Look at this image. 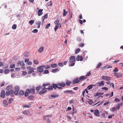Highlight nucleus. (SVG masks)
I'll use <instances>...</instances> for the list:
<instances>
[{
  "label": "nucleus",
  "mask_w": 123,
  "mask_h": 123,
  "mask_svg": "<svg viewBox=\"0 0 123 123\" xmlns=\"http://www.w3.org/2000/svg\"><path fill=\"white\" fill-rule=\"evenodd\" d=\"M58 86L57 84H53L52 86H49L47 89H48L49 90H53V88H54V89H56V88H57Z\"/></svg>",
  "instance_id": "obj_1"
},
{
  "label": "nucleus",
  "mask_w": 123,
  "mask_h": 123,
  "mask_svg": "<svg viewBox=\"0 0 123 123\" xmlns=\"http://www.w3.org/2000/svg\"><path fill=\"white\" fill-rule=\"evenodd\" d=\"M45 67L44 66L42 65L38 67L37 68V71L39 72H42L43 71V68Z\"/></svg>",
  "instance_id": "obj_2"
},
{
  "label": "nucleus",
  "mask_w": 123,
  "mask_h": 123,
  "mask_svg": "<svg viewBox=\"0 0 123 123\" xmlns=\"http://www.w3.org/2000/svg\"><path fill=\"white\" fill-rule=\"evenodd\" d=\"M102 79L103 80H107V81L110 80L111 79V77L107 76L102 75Z\"/></svg>",
  "instance_id": "obj_3"
},
{
  "label": "nucleus",
  "mask_w": 123,
  "mask_h": 123,
  "mask_svg": "<svg viewBox=\"0 0 123 123\" xmlns=\"http://www.w3.org/2000/svg\"><path fill=\"white\" fill-rule=\"evenodd\" d=\"M47 88H46L45 87L42 88L41 91L39 93V94H42L45 93L46 91V90L45 89L48 90V89H47Z\"/></svg>",
  "instance_id": "obj_4"
},
{
  "label": "nucleus",
  "mask_w": 123,
  "mask_h": 123,
  "mask_svg": "<svg viewBox=\"0 0 123 123\" xmlns=\"http://www.w3.org/2000/svg\"><path fill=\"white\" fill-rule=\"evenodd\" d=\"M75 60V56H72L70 57L69 62V63H71L72 62H74Z\"/></svg>",
  "instance_id": "obj_5"
},
{
  "label": "nucleus",
  "mask_w": 123,
  "mask_h": 123,
  "mask_svg": "<svg viewBox=\"0 0 123 123\" xmlns=\"http://www.w3.org/2000/svg\"><path fill=\"white\" fill-rule=\"evenodd\" d=\"M111 68H112L111 66H110L109 64H107L105 66L103 67L102 68V69L104 70Z\"/></svg>",
  "instance_id": "obj_6"
},
{
  "label": "nucleus",
  "mask_w": 123,
  "mask_h": 123,
  "mask_svg": "<svg viewBox=\"0 0 123 123\" xmlns=\"http://www.w3.org/2000/svg\"><path fill=\"white\" fill-rule=\"evenodd\" d=\"M64 93H68L71 94H74V92L72 90L65 91H64Z\"/></svg>",
  "instance_id": "obj_7"
},
{
  "label": "nucleus",
  "mask_w": 123,
  "mask_h": 123,
  "mask_svg": "<svg viewBox=\"0 0 123 123\" xmlns=\"http://www.w3.org/2000/svg\"><path fill=\"white\" fill-rule=\"evenodd\" d=\"M5 91L4 90H3L1 93L0 96L1 97L4 98L5 97Z\"/></svg>",
  "instance_id": "obj_8"
},
{
  "label": "nucleus",
  "mask_w": 123,
  "mask_h": 123,
  "mask_svg": "<svg viewBox=\"0 0 123 123\" xmlns=\"http://www.w3.org/2000/svg\"><path fill=\"white\" fill-rule=\"evenodd\" d=\"M114 74L115 75L117 78H120L122 76V74L121 73L116 72L114 73Z\"/></svg>",
  "instance_id": "obj_9"
},
{
  "label": "nucleus",
  "mask_w": 123,
  "mask_h": 123,
  "mask_svg": "<svg viewBox=\"0 0 123 123\" xmlns=\"http://www.w3.org/2000/svg\"><path fill=\"white\" fill-rule=\"evenodd\" d=\"M94 114L97 116L99 117V112L98 110H95L94 112Z\"/></svg>",
  "instance_id": "obj_10"
},
{
  "label": "nucleus",
  "mask_w": 123,
  "mask_h": 123,
  "mask_svg": "<svg viewBox=\"0 0 123 123\" xmlns=\"http://www.w3.org/2000/svg\"><path fill=\"white\" fill-rule=\"evenodd\" d=\"M43 10V9H40L38 10L37 14L38 16H40L42 15L43 13L42 12Z\"/></svg>",
  "instance_id": "obj_11"
},
{
  "label": "nucleus",
  "mask_w": 123,
  "mask_h": 123,
  "mask_svg": "<svg viewBox=\"0 0 123 123\" xmlns=\"http://www.w3.org/2000/svg\"><path fill=\"white\" fill-rule=\"evenodd\" d=\"M87 78V77L85 76H82L80 77L79 80L80 81H81L83 80L86 79Z\"/></svg>",
  "instance_id": "obj_12"
},
{
  "label": "nucleus",
  "mask_w": 123,
  "mask_h": 123,
  "mask_svg": "<svg viewBox=\"0 0 123 123\" xmlns=\"http://www.w3.org/2000/svg\"><path fill=\"white\" fill-rule=\"evenodd\" d=\"M83 60V57L82 56H79V55L77 56V58H76V60L77 61H79V60L80 61H82Z\"/></svg>",
  "instance_id": "obj_13"
},
{
  "label": "nucleus",
  "mask_w": 123,
  "mask_h": 123,
  "mask_svg": "<svg viewBox=\"0 0 123 123\" xmlns=\"http://www.w3.org/2000/svg\"><path fill=\"white\" fill-rule=\"evenodd\" d=\"M96 85H97V86H101L102 85H104V81H101V82L100 83H99V82H98L97 83H96L95 84Z\"/></svg>",
  "instance_id": "obj_14"
},
{
  "label": "nucleus",
  "mask_w": 123,
  "mask_h": 123,
  "mask_svg": "<svg viewBox=\"0 0 123 123\" xmlns=\"http://www.w3.org/2000/svg\"><path fill=\"white\" fill-rule=\"evenodd\" d=\"M57 85L58 86H60L62 87H64L65 86V84L64 82L57 83Z\"/></svg>",
  "instance_id": "obj_15"
},
{
  "label": "nucleus",
  "mask_w": 123,
  "mask_h": 123,
  "mask_svg": "<svg viewBox=\"0 0 123 123\" xmlns=\"http://www.w3.org/2000/svg\"><path fill=\"white\" fill-rule=\"evenodd\" d=\"M80 82L79 79L78 78H77L75 79L73 81V84H76Z\"/></svg>",
  "instance_id": "obj_16"
},
{
  "label": "nucleus",
  "mask_w": 123,
  "mask_h": 123,
  "mask_svg": "<svg viewBox=\"0 0 123 123\" xmlns=\"http://www.w3.org/2000/svg\"><path fill=\"white\" fill-rule=\"evenodd\" d=\"M59 95L57 94H54L51 96V97L54 98H55L59 96Z\"/></svg>",
  "instance_id": "obj_17"
},
{
  "label": "nucleus",
  "mask_w": 123,
  "mask_h": 123,
  "mask_svg": "<svg viewBox=\"0 0 123 123\" xmlns=\"http://www.w3.org/2000/svg\"><path fill=\"white\" fill-rule=\"evenodd\" d=\"M44 50L43 47H41L38 50V51L40 53H41L43 52Z\"/></svg>",
  "instance_id": "obj_18"
},
{
  "label": "nucleus",
  "mask_w": 123,
  "mask_h": 123,
  "mask_svg": "<svg viewBox=\"0 0 123 123\" xmlns=\"http://www.w3.org/2000/svg\"><path fill=\"white\" fill-rule=\"evenodd\" d=\"M3 104L4 105L5 107L6 106L8 105V103L6 100H4L3 102Z\"/></svg>",
  "instance_id": "obj_19"
},
{
  "label": "nucleus",
  "mask_w": 123,
  "mask_h": 123,
  "mask_svg": "<svg viewBox=\"0 0 123 123\" xmlns=\"http://www.w3.org/2000/svg\"><path fill=\"white\" fill-rule=\"evenodd\" d=\"M10 94L12 97H14V92L13 90H10Z\"/></svg>",
  "instance_id": "obj_20"
},
{
  "label": "nucleus",
  "mask_w": 123,
  "mask_h": 123,
  "mask_svg": "<svg viewBox=\"0 0 123 123\" xmlns=\"http://www.w3.org/2000/svg\"><path fill=\"white\" fill-rule=\"evenodd\" d=\"M113 92H112L111 93V95L109 93H107L106 95V96L107 97L110 95V97H109V98H110L113 96Z\"/></svg>",
  "instance_id": "obj_21"
},
{
  "label": "nucleus",
  "mask_w": 123,
  "mask_h": 123,
  "mask_svg": "<svg viewBox=\"0 0 123 123\" xmlns=\"http://www.w3.org/2000/svg\"><path fill=\"white\" fill-rule=\"evenodd\" d=\"M96 86L95 84V85H90L88 86L87 87V88L89 90L92 89V86Z\"/></svg>",
  "instance_id": "obj_22"
},
{
  "label": "nucleus",
  "mask_w": 123,
  "mask_h": 123,
  "mask_svg": "<svg viewBox=\"0 0 123 123\" xmlns=\"http://www.w3.org/2000/svg\"><path fill=\"white\" fill-rule=\"evenodd\" d=\"M48 116L49 117H52V116L51 115L44 116H43V118L44 120H45L46 118L47 119H48Z\"/></svg>",
  "instance_id": "obj_23"
},
{
  "label": "nucleus",
  "mask_w": 123,
  "mask_h": 123,
  "mask_svg": "<svg viewBox=\"0 0 123 123\" xmlns=\"http://www.w3.org/2000/svg\"><path fill=\"white\" fill-rule=\"evenodd\" d=\"M59 70V69L58 68H56L55 69H53L52 72L54 73H55L58 71Z\"/></svg>",
  "instance_id": "obj_24"
},
{
  "label": "nucleus",
  "mask_w": 123,
  "mask_h": 123,
  "mask_svg": "<svg viewBox=\"0 0 123 123\" xmlns=\"http://www.w3.org/2000/svg\"><path fill=\"white\" fill-rule=\"evenodd\" d=\"M15 90H16L19 91L20 90V87L19 86H16L15 87Z\"/></svg>",
  "instance_id": "obj_25"
},
{
  "label": "nucleus",
  "mask_w": 123,
  "mask_h": 123,
  "mask_svg": "<svg viewBox=\"0 0 123 123\" xmlns=\"http://www.w3.org/2000/svg\"><path fill=\"white\" fill-rule=\"evenodd\" d=\"M10 90L7 91L5 93V95L7 96H9L10 94Z\"/></svg>",
  "instance_id": "obj_26"
},
{
  "label": "nucleus",
  "mask_w": 123,
  "mask_h": 123,
  "mask_svg": "<svg viewBox=\"0 0 123 123\" xmlns=\"http://www.w3.org/2000/svg\"><path fill=\"white\" fill-rule=\"evenodd\" d=\"M50 83H44L43 84V86H44V87H45L47 86H49L50 85Z\"/></svg>",
  "instance_id": "obj_27"
},
{
  "label": "nucleus",
  "mask_w": 123,
  "mask_h": 123,
  "mask_svg": "<svg viewBox=\"0 0 123 123\" xmlns=\"http://www.w3.org/2000/svg\"><path fill=\"white\" fill-rule=\"evenodd\" d=\"M57 66V65L55 63H53L51 64V67L52 68H55Z\"/></svg>",
  "instance_id": "obj_28"
},
{
  "label": "nucleus",
  "mask_w": 123,
  "mask_h": 123,
  "mask_svg": "<svg viewBox=\"0 0 123 123\" xmlns=\"http://www.w3.org/2000/svg\"><path fill=\"white\" fill-rule=\"evenodd\" d=\"M19 94L20 96H23L24 94V92L22 90L20 91L19 92Z\"/></svg>",
  "instance_id": "obj_29"
},
{
  "label": "nucleus",
  "mask_w": 123,
  "mask_h": 123,
  "mask_svg": "<svg viewBox=\"0 0 123 123\" xmlns=\"http://www.w3.org/2000/svg\"><path fill=\"white\" fill-rule=\"evenodd\" d=\"M71 83V82L70 81H68L67 80L66 82V84L68 86H70V84Z\"/></svg>",
  "instance_id": "obj_30"
},
{
  "label": "nucleus",
  "mask_w": 123,
  "mask_h": 123,
  "mask_svg": "<svg viewBox=\"0 0 123 123\" xmlns=\"http://www.w3.org/2000/svg\"><path fill=\"white\" fill-rule=\"evenodd\" d=\"M28 98L29 99L32 100L34 99V97L33 95H30L28 97Z\"/></svg>",
  "instance_id": "obj_31"
},
{
  "label": "nucleus",
  "mask_w": 123,
  "mask_h": 123,
  "mask_svg": "<svg viewBox=\"0 0 123 123\" xmlns=\"http://www.w3.org/2000/svg\"><path fill=\"white\" fill-rule=\"evenodd\" d=\"M33 62L34 64L36 65H37L39 63V62L36 59L34 60L33 61Z\"/></svg>",
  "instance_id": "obj_32"
},
{
  "label": "nucleus",
  "mask_w": 123,
  "mask_h": 123,
  "mask_svg": "<svg viewBox=\"0 0 123 123\" xmlns=\"http://www.w3.org/2000/svg\"><path fill=\"white\" fill-rule=\"evenodd\" d=\"M35 93V89H31V93L32 94H34Z\"/></svg>",
  "instance_id": "obj_33"
},
{
  "label": "nucleus",
  "mask_w": 123,
  "mask_h": 123,
  "mask_svg": "<svg viewBox=\"0 0 123 123\" xmlns=\"http://www.w3.org/2000/svg\"><path fill=\"white\" fill-rule=\"evenodd\" d=\"M80 49L79 48L77 49L75 51V54H78L80 52Z\"/></svg>",
  "instance_id": "obj_34"
},
{
  "label": "nucleus",
  "mask_w": 123,
  "mask_h": 123,
  "mask_svg": "<svg viewBox=\"0 0 123 123\" xmlns=\"http://www.w3.org/2000/svg\"><path fill=\"white\" fill-rule=\"evenodd\" d=\"M63 11V16H65L67 15V12H66V10L65 9H64Z\"/></svg>",
  "instance_id": "obj_35"
},
{
  "label": "nucleus",
  "mask_w": 123,
  "mask_h": 123,
  "mask_svg": "<svg viewBox=\"0 0 123 123\" xmlns=\"http://www.w3.org/2000/svg\"><path fill=\"white\" fill-rule=\"evenodd\" d=\"M89 100L90 101V102L89 101H87V102L90 105H92V103H94L93 102V101L89 99Z\"/></svg>",
  "instance_id": "obj_36"
},
{
  "label": "nucleus",
  "mask_w": 123,
  "mask_h": 123,
  "mask_svg": "<svg viewBox=\"0 0 123 123\" xmlns=\"http://www.w3.org/2000/svg\"><path fill=\"white\" fill-rule=\"evenodd\" d=\"M41 87L42 86H39L36 87V89L37 91H39L41 89Z\"/></svg>",
  "instance_id": "obj_37"
},
{
  "label": "nucleus",
  "mask_w": 123,
  "mask_h": 123,
  "mask_svg": "<svg viewBox=\"0 0 123 123\" xmlns=\"http://www.w3.org/2000/svg\"><path fill=\"white\" fill-rule=\"evenodd\" d=\"M12 87V86L11 85H9L7 86L6 88V89L7 90H9L11 89Z\"/></svg>",
  "instance_id": "obj_38"
},
{
  "label": "nucleus",
  "mask_w": 123,
  "mask_h": 123,
  "mask_svg": "<svg viewBox=\"0 0 123 123\" xmlns=\"http://www.w3.org/2000/svg\"><path fill=\"white\" fill-rule=\"evenodd\" d=\"M17 25L16 24H14L12 26V28L14 29H15L16 28Z\"/></svg>",
  "instance_id": "obj_39"
},
{
  "label": "nucleus",
  "mask_w": 123,
  "mask_h": 123,
  "mask_svg": "<svg viewBox=\"0 0 123 123\" xmlns=\"http://www.w3.org/2000/svg\"><path fill=\"white\" fill-rule=\"evenodd\" d=\"M10 71V70L9 69H5L4 71V73L6 74V73H8Z\"/></svg>",
  "instance_id": "obj_40"
},
{
  "label": "nucleus",
  "mask_w": 123,
  "mask_h": 123,
  "mask_svg": "<svg viewBox=\"0 0 123 123\" xmlns=\"http://www.w3.org/2000/svg\"><path fill=\"white\" fill-rule=\"evenodd\" d=\"M18 91L15 90L14 92V95H18Z\"/></svg>",
  "instance_id": "obj_41"
},
{
  "label": "nucleus",
  "mask_w": 123,
  "mask_h": 123,
  "mask_svg": "<svg viewBox=\"0 0 123 123\" xmlns=\"http://www.w3.org/2000/svg\"><path fill=\"white\" fill-rule=\"evenodd\" d=\"M33 72H34L33 70V69H31L28 72V74H31Z\"/></svg>",
  "instance_id": "obj_42"
},
{
  "label": "nucleus",
  "mask_w": 123,
  "mask_h": 123,
  "mask_svg": "<svg viewBox=\"0 0 123 123\" xmlns=\"http://www.w3.org/2000/svg\"><path fill=\"white\" fill-rule=\"evenodd\" d=\"M13 99L12 98H11L8 101V104H10L13 101Z\"/></svg>",
  "instance_id": "obj_43"
},
{
  "label": "nucleus",
  "mask_w": 123,
  "mask_h": 123,
  "mask_svg": "<svg viewBox=\"0 0 123 123\" xmlns=\"http://www.w3.org/2000/svg\"><path fill=\"white\" fill-rule=\"evenodd\" d=\"M36 24L38 25V28H39L41 24V22L40 21H38L37 23Z\"/></svg>",
  "instance_id": "obj_44"
},
{
  "label": "nucleus",
  "mask_w": 123,
  "mask_h": 123,
  "mask_svg": "<svg viewBox=\"0 0 123 123\" xmlns=\"http://www.w3.org/2000/svg\"><path fill=\"white\" fill-rule=\"evenodd\" d=\"M34 21L33 20H32L30 21L29 22V23L31 25L34 23Z\"/></svg>",
  "instance_id": "obj_45"
},
{
  "label": "nucleus",
  "mask_w": 123,
  "mask_h": 123,
  "mask_svg": "<svg viewBox=\"0 0 123 123\" xmlns=\"http://www.w3.org/2000/svg\"><path fill=\"white\" fill-rule=\"evenodd\" d=\"M59 20L57 19L56 20H55V24H59Z\"/></svg>",
  "instance_id": "obj_46"
},
{
  "label": "nucleus",
  "mask_w": 123,
  "mask_h": 123,
  "mask_svg": "<svg viewBox=\"0 0 123 123\" xmlns=\"http://www.w3.org/2000/svg\"><path fill=\"white\" fill-rule=\"evenodd\" d=\"M21 62V61H19L18 62V66H21V65L22 64V62Z\"/></svg>",
  "instance_id": "obj_47"
},
{
  "label": "nucleus",
  "mask_w": 123,
  "mask_h": 123,
  "mask_svg": "<svg viewBox=\"0 0 123 123\" xmlns=\"http://www.w3.org/2000/svg\"><path fill=\"white\" fill-rule=\"evenodd\" d=\"M102 65V63L101 62L99 63L98 64V65L96 68H98L100 67Z\"/></svg>",
  "instance_id": "obj_48"
},
{
  "label": "nucleus",
  "mask_w": 123,
  "mask_h": 123,
  "mask_svg": "<svg viewBox=\"0 0 123 123\" xmlns=\"http://www.w3.org/2000/svg\"><path fill=\"white\" fill-rule=\"evenodd\" d=\"M31 104H30V105H25L24 106L25 107H27L29 108L31 107Z\"/></svg>",
  "instance_id": "obj_49"
},
{
  "label": "nucleus",
  "mask_w": 123,
  "mask_h": 123,
  "mask_svg": "<svg viewBox=\"0 0 123 123\" xmlns=\"http://www.w3.org/2000/svg\"><path fill=\"white\" fill-rule=\"evenodd\" d=\"M91 75V74L90 73V72H89L86 75L85 77H87L90 76Z\"/></svg>",
  "instance_id": "obj_50"
},
{
  "label": "nucleus",
  "mask_w": 123,
  "mask_h": 123,
  "mask_svg": "<svg viewBox=\"0 0 123 123\" xmlns=\"http://www.w3.org/2000/svg\"><path fill=\"white\" fill-rule=\"evenodd\" d=\"M76 113V111L74 110V109L73 108V111L72 113V116H73L74 115V113Z\"/></svg>",
  "instance_id": "obj_51"
},
{
  "label": "nucleus",
  "mask_w": 123,
  "mask_h": 123,
  "mask_svg": "<svg viewBox=\"0 0 123 123\" xmlns=\"http://www.w3.org/2000/svg\"><path fill=\"white\" fill-rule=\"evenodd\" d=\"M23 113L24 114L27 115L28 113L27 111H23Z\"/></svg>",
  "instance_id": "obj_52"
},
{
  "label": "nucleus",
  "mask_w": 123,
  "mask_h": 123,
  "mask_svg": "<svg viewBox=\"0 0 123 123\" xmlns=\"http://www.w3.org/2000/svg\"><path fill=\"white\" fill-rule=\"evenodd\" d=\"M117 111V108L116 107H113L112 109V111L113 112H114Z\"/></svg>",
  "instance_id": "obj_53"
},
{
  "label": "nucleus",
  "mask_w": 123,
  "mask_h": 123,
  "mask_svg": "<svg viewBox=\"0 0 123 123\" xmlns=\"http://www.w3.org/2000/svg\"><path fill=\"white\" fill-rule=\"evenodd\" d=\"M26 91H27V92H28V93H31V89H26Z\"/></svg>",
  "instance_id": "obj_54"
},
{
  "label": "nucleus",
  "mask_w": 123,
  "mask_h": 123,
  "mask_svg": "<svg viewBox=\"0 0 123 123\" xmlns=\"http://www.w3.org/2000/svg\"><path fill=\"white\" fill-rule=\"evenodd\" d=\"M38 31L37 29H35L32 31V32L34 33H37L38 32Z\"/></svg>",
  "instance_id": "obj_55"
},
{
  "label": "nucleus",
  "mask_w": 123,
  "mask_h": 123,
  "mask_svg": "<svg viewBox=\"0 0 123 123\" xmlns=\"http://www.w3.org/2000/svg\"><path fill=\"white\" fill-rule=\"evenodd\" d=\"M50 23L48 24L46 26V28H48L50 27Z\"/></svg>",
  "instance_id": "obj_56"
},
{
  "label": "nucleus",
  "mask_w": 123,
  "mask_h": 123,
  "mask_svg": "<svg viewBox=\"0 0 123 123\" xmlns=\"http://www.w3.org/2000/svg\"><path fill=\"white\" fill-rule=\"evenodd\" d=\"M118 71V70L117 69V68L116 67L115 68V69L113 70V72H116Z\"/></svg>",
  "instance_id": "obj_57"
},
{
  "label": "nucleus",
  "mask_w": 123,
  "mask_h": 123,
  "mask_svg": "<svg viewBox=\"0 0 123 123\" xmlns=\"http://www.w3.org/2000/svg\"><path fill=\"white\" fill-rule=\"evenodd\" d=\"M58 66L61 67H62L63 66V63H58Z\"/></svg>",
  "instance_id": "obj_58"
},
{
  "label": "nucleus",
  "mask_w": 123,
  "mask_h": 123,
  "mask_svg": "<svg viewBox=\"0 0 123 123\" xmlns=\"http://www.w3.org/2000/svg\"><path fill=\"white\" fill-rule=\"evenodd\" d=\"M77 41L79 42H80L81 41V39L80 37H78L77 38Z\"/></svg>",
  "instance_id": "obj_59"
},
{
  "label": "nucleus",
  "mask_w": 123,
  "mask_h": 123,
  "mask_svg": "<svg viewBox=\"0 0 123 123\" xmlns=\"http://www.w3.org/2000/svg\"><path fill=\"white\" fill-rule=\"evenodd\" d=\"M15 66V65L14 64H11L10 65V67L11 68H13Z\"/></svg>",
  "instance_id": "obj_60"
},
{
  "label": "nucleus",
  "mask_w": 123,
  "mask_h": 123,
  "mask_svg": "<svg viewBox=\"0 0 123 123\" xmlns=\"http://www.w3.org/2000/svg\"><path fill=\"white\" fill-rule=\"evenodd\" d=\"M44 72L45 74H47L48 73L49 71L48 70H45L44 71Z\"/></svg>",
  "instance_id": "obj_61"
},
{
  "label": "nucleus",
  "mask_w": 123,
  "mask_h": 123,
  "mask_svg": "<svg viewBox=\"0 0 123 123\" xmlns=\"http://www.w3.org/2000/svg\"><path fill=\"white\" fill-rule=\"evenodd\" d=\"M115 100L116 101V102H120V101L119 100V99L118 98H116L115 99Z\"/></svg>",
  "instance_id": "obj_62"
},
{
  "label": "nucleus",
  "mask_w": 123,
  "mask_h": 123,
  "mask_svg": "<svg viewBox=\"0 0 123 123\" xmlns=\"http://www.w3.org/2000/svg\"><path fill=\"white\" fill-rule=\"evenodd\" d=\"M110 86L111 87H112L113 88H114V85L113 83H111L110 85Z\"/></svg>",
  "instance_id": "obj_63"
},
{
  "label": "nucleus",
  "mask_w": 123,
  "mask_h": 123,
  "mask_svg": "<svg viewBox=\"0 0 123 123\" xmlns=\"http://www.w3.org/2000/svg\"><path fill=\"white\" fill-rule=\"evenodd\" d=\"M74 100H73V99L71 100H70L69 101V103L70 104L74 103Z\"/></svg>",
  "instance_id": "obj_64"
}]
</instances>
